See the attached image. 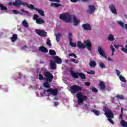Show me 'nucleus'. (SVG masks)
<instances>
[{"label": "nucleus", "instance_id": "obj_1", "mask_svg": "<svg viewBox=\"0 0 127 127\" xmlns=\"http://www.w3.org/2000/svg\"><path fill=\"white\" fill-rule=\"evenodd\" d=\"M60 18L65 22H72L74 26H77L80 23V19H77L76 16L72 15L69 13L60 14Z\"/></svg>", "mask_w": 127, "mask_h": 127}, {"label": "nucleus", "instance_id": "obj_2", "mask_svg": "<svg viewBox=\"0 0 127 127\" xmlns=\"http://www.w3.org/2000/svg\"><path fill=\"white\" fill-rule=\"evenodd\" d=\"M84 44H83L81 41H78L77 44V46L78 48H81L84 49V48H86L89 51H91L92 49V43L91 41L89 40H87L84 41Z\"/></svg>", "mask_w": 127, "mask_h": 127}, {"label": "nucleus", "instance_id": "obj_3", "mask_svg": "<svg viewBox=\"0 0 127 127\" xmlns=\"http://www.w3.org/2000/svg\"><path fill=\"white\" fill-rule=\"evenodd\" d=\"M76 98L78 99L77 103L79 106H82L84 104V101L88 100V97L84 95V93L78 92L76 94Z\"/></svg>", "mask_w": 127, "mask_h": 127}, {"label": "nucleus", "instance_id": "obj_4", "mask_svg": "<svg viewBox=\"0 0 127 127\" xmlns=\"http://www.w3.org/2000/svg\"><path fill=\"white\" fill-rule=\"evenodd\" d=\"M103 111L105 112V115L106 116L108 120L110 123L114 124V121L112 120V119H114V114H113V112H112L110 110H108L107 106L103 107Z\"/></svg>", "mask_w": 127, "mask_h": 127}, {"label": "nucleus", "instance_id": "obj_5", "mask_svg": "<svg viewBox=\"0 0 127 127\" xmlns=\"http://www.w3.org/2000/svg\"><path fill=\"white\" fill-rule=\"evenodd\" d=\"M14 5H16L18 7H19L21 5H23V6H27L30 9H35V7H34V5L31 4L30 5H28L27 2L23 1L21 0H17L14 3Z\"/></svg>", "mask_w": 127, "mask_h": 127}, {"label": "nucleus", "instance_id": "obj_6", "mask_svg": "<svg viewBox=\"0 0 127 127\" xmlns=\"http://www.w3.org/2000/svg\"><path fill=\"white\" fill-rule=\"evenodd\" d=\"M49 93V94H51V95H53V96H56L58 94V89L55 88V89H52L50 88L48 90H44L43 93L41 92L40 94V97H43L45 96L46 93Z\"/></svg>", "mask_w": 127, "mask_h": 127}, {"label": "nucleus", "instance_id": "obj_7", "mask_svg": "<svg viewBox=\"0 0 127 127\" xmlns=\"http://www.w3.org/2000/svg\"><path fill=\"white\" fill-rule=\"evenodd\" d=\"M81 90L82 87L78 85H73L70 87V91L72 94H75Z\"/></svg>", "mask_w": 127, "mask_h": 127}, {"label": "nucleus", "instance_id": "obj_8", "mask_svg": "<svg viewBox=\"0 0 127 127\" xmlns=\"http://www.w3.org/2000/svg\"><path fill=\"white\" fill-rule=\"evenodd\" d=\"M33 20H36V23L37 24H43V23H44V20L39 18V15L36 14H34Z\"/></svg>", "mask_w": 127, "mask_h": 127}, {"label": "nucleus", "instance_id": "obj_9", "mask_svg": "<svg viewBox=\"0 0 127 127\" xmlns=\"http://www.w3.org/2000/svg\"><path fill=\"white\" fill-rule=\"evenodd\" d=\"M35 32L36 34L42 37H46L47 36V33L44 30L41 29H35Z\"/></svg>", "mask_w": 127, "mask_h": 127}, {"label": "nucleus", "instance_id": "obj_10", "mask_svg": "<svg viewBox=\"0 0 127 127\" xmlns=\"http://www.w3.org/2000/svg\"><path fill=\"white\" fill-rule=\"evenodd\" d=\"M98 52L99 53L100 55L102 56L103 58L107 59V57L106 56V53H105V51L103 49V48L101 46H98Z\"/></svg>", "mask_w": 127, "mask_h": 127}, {"label": "nucleus", "instance_id": "obj_11", "mask_svg": "<svg viewBox=\"0 0 127 127\" xmlns=\"http://www.w3.org/2000/svg\"><path fill=\"white\" fill-rule=\"evenodd\" d=\"M109 8L113 14H115L116 15H118V12H117V9L116 8V6H115V5L111 4L109 6Z\"/></svg>", "mask_w": 127, "mask_h": 127}, {"label": "nucleus", "instance_id": "obj_12", "mask_svg": "<svg viewBox=\"0 0 127 127\" xmlns=\"http://www.w3.org/2000/svg\"><path fill=\"white\" fill-rule=\"evenodd\" d=\"M45 75L46 76V78L47 81H49V82L52 81V80L53 79V75H52L51 73L49 72H46Z\"/></svg>", "mask_w": 127, "mask_h": 127}, {"label": "nucleus", "instance_id": "obj_13", "mask_svg": "<svg viewBox=\"0 0 127 127\" xmlns=\"http://www.w3.org/2000/svg\"><path fill=\"white\" fill-rule=\"evenodd\" d=\"M95 9L96 7H95V6L93 5H89L88 6V9L87 10V12H88V13H90V14H92V13H94V12H95Z\"/></svg>", "mask_w": 127, "mask_h": 127}, {"label": "nucleus", "instance_id": "obj_14", "mask_svg": "<svg viewBox=\"0 0 127 127\" xmlns=\"http://www.w3.org/2000/svg\"><path fill=\"white\" fill-rule=\"evenodd\" d=\"M82 28H83V29H85V30H91L92 28L91 27V25H90L89 24L86 23V24H84L83 25H82Z\"/></svg>", "mask_w": 127, "mask_h": 127}, {"label": "nucleus", "instance_id": "obj_15", "mask_svg": "<svg viewBox=\"0 0 127 127\" xmlns=\"http://www.w3.org/2000/svg\"><path fill=\"white\" fill-rule=\"evenodd\" d=\"M50 68L52 70H54V69H56V64H55V62L54 61H51L50 63Z\"/></svg>", "mask_w": 127, "mask_h": 127}, {"label": "nucleus", "instance_id": "obj_16", "mask_svg": "<svg viewBox=\"0 0 127 127\" xmlns=\"http://www.w3.org/2000/svg\"><path fill=\"white\" fill-rule=\"evenodd\" d=\"M55 35L56 37L57 42H58V43L59 41H60V39L62 36V35L61 34V33H58L57 34L55 33Z\"/></svg>", "mask_w": 127, "mask_h": 127}, {"label": "nucleus", "instance_id": "obj_17", "mask_svg": "<svg viewBox=\"0 0 127 127\" xmlns=\"http://www.w3.org/2000/svg\"><path fill=\"white\" fill-rule=\"evenodd\" d=\"M54 60L56 63L58 64H61L62 63V60L57 56L54 57Z\"/></svg>", "mask_w": 127, "mask_h": 127}, {"label": "nucleus", "instance_id": "obj_18", "mask_svg": "<svg viewBox=\"0 0 127 127\" xmlns=\"http://www.w3.org/2000/svg\"><path fill=\"white\" fill-rule=\"evenodd\" d=\"M21 24L23 26L25 27V28H28V26H29V25H28V23L27 22L26 19L23 20Z\"/></svg>", "mask_w": 127, "mask_h": 127}, {"label": "nucleus", "instance_id": "obj_19", "mask_svg": "<svg viewBox=\"0 0 127 127\" xmlns=\"http://www.w3.org/2000/svg\"><path fill=\"white\" fill-rule=\"evenodd\" d=\"M70 72L73 78H78V76H79V74H78V73H79V72L76 73L75 71L73 70H70Z\"/></svg>", "mask_w": 127, "mask_h": 127}, {"label": "nucleus", "instance_id": "obj_20", "mask_svg": "<svg viewBox=\"0 0 127 127\" xmlns=\"http://www.w3.org/2000/svg\"><path fill=\"white\" fill-rule=\"evenodd\" d=\"M39 51L43 52V53H47L48 52V50H47L45 47L41 46L39 48Z\"/></svg>", "mask_w": 127, "mask_h": 127}, {"label": "nucleus", "instance_id": "obj_21", "mask_svg": "<svg viewBox=\"0 0 127 127\" xmlns=\"http://www.w3.org/2000/svg\"><path fill=\"white\" fill-rule=\"evenodd\" d=\"M99 86L101 90H102V91H105L106 89V86H105V82H100Z\"/></svg>", "mask_w": 127, "mask_h": 127}, {"label": "nucleus", "instance_id": "obj_22", "mask_svg": "<svg viewBox=\"0 0 127 127\" xmlns=\"http://www.w3.org/2000/svg\"><path fill=\"white\" fill-rule=\"evenodd\" d=\"M35 10H36V11H38V13H39L40 15H42V16H45V15L44 14V11L38 8H35Z\"/></svg>", "mask_w": 127, "mask_h": 127}, {"label": "nucleus", "instance_id": "obj_23", "mask_svg": "<svg viewBox=\"0 0 127 127\" xmlns=\"http://www.w3.org/2000/svg\"><path fill=\"white\" fill-rule=\"evenodd\" d=\"M89 66L91 67V68H94V67L97 66V63L95 61H91L89 63Z\"/></svg>", "mask_w": 127, "mask_h": 127}, {"label": "nucleus", "instance_id": "obj_24", "mask_svg": "<svg viewBox=\"0 0 127 127\" xmlns=\"http://www.w3.org/2000/svg\"><path fill=\"white\" fill-rule=\"evenodd\" d=\"M69 45H70V46H72V47H76V46H77V44L74 43L72 42V40H73V39H72L71 37H70L69 39Z\"/></svg>", "mask_w": 127, "mask_h": 127}, {"label": "nucleus", "instance_id": "obj_25", "mask_svg": "<svg viewBox=\"0 0 127 127\" xmlns=\"http://www.w3.org/2000/svg\"><path fill=\"white\" fill-rule=\"evenodd\" d=\"M11 40L12 42H14L17 40V35L16 34H13L12 36L11 37Z\"/></svg>", "mask_w": 127, "mask_h": 127}, {"label": "nucleus", "instance_id": "obj_26", "mask_svg": "<svg viewBox=\"0 0 127 127\" xmlns=\"http://www.w3.org/2000/svg\"><path fill=\"white\" fill-rule=\"evenodd\" d=\"M108 39L109 41H114L115 40V37L113 34H110L108 37Z\"/></svg>", "mask_w": 127, "mask_h": 127}, {"label": "nucleus", "instance_id": "obj_27", "mask_svg": "<svg viewBox=\"0 0 127 127\" xmlns=\"http://www.w3.org/2000/svg\"><path fill=\"white\" fill-rule=\"evenodd\" d=\"M61 6V4L57 3H52L51 4V6L52 7H58L59 6Z\"/></svg>", "mask_w": 127, "mask_h": 127}, {"label": "nucleus", "instance_id": "obj_28", "mask_svg": "<svg viewBox=\"0 0 127 127\" xmlns=\"http://www.w3.org/2000/svg\"><path fill=\"white\" fill-rule=\"evenodd\" d=\"M119 79L121 82H123V83H127V79H126V78L123 76V75L120 76Z\"/></svg>", "mask_w": 127, "mask_h": 127}, {"label": "nucleus", "instance_id": "obj_29", "mask_svg": "<svg viewBox=\"0 0 127 127\" xmlns=\"http://www.w3.org/2000/svg\"><path fill=\"white\" fill-rule=\"evenodd\" d=\"M117 23L123 28H125V27H126V25H125V23H124L122 21H118Z\"/></svg>", "mask_w": 127, "mask_h": 127}, {"label": "nucleus", "instance_id": "obj_30", "mask_svg": "<svg viewBox=\"0 0 127 127\" xmlns=\"http://www.w3.org/2000/svg\"><path fill=\"white\" fill-rule=\"evenodd\" d=\"M110 49L112 51L111 56H114L115 54V51H116V50H115V48H114V46H113V45H112L110 46Z\"/></svg>", "mask_w": 127, "mask_h": 127}, {"label": "nucleus", "instance_id": "obj_31", "mask_svg": "<svg viewBox=\"0 0 127 127\" xmlns=\"http://www.w3.org/2000/svg\"><path fill=\"white\" fill-rule=\"evenodd\" d=\"M120 123H121V125L122 127H127V123L126 122H125V120L121 121V122Z\"/></svg>", "mask_w": 127, "mask_h": 127}, {"label": "nucleus", "instance_id": "obj_32", "mask_svg": "<svg viewBox=\"0 0 127 127\" xmlns=\"http://www.w3.org/2000/svg\"><path fill=\"white\" fill-rule=\"evenodd\" d=\"M116 98H117V99H119L120 100L125 99V96H124L123 95L118 94L116 96Z\"/></svg>", "mask_w": 127, "mask_h": 127}, {"label": "nucleus", "instance_id": "obj_33", "mask_svg": "<svg viewBox=\"0 0 127 127\" xmlns=\"http://www.w3.org/2000/svg\"><path fill=\"white\" fill-rule=\"evenodd\" d=\"M44 85V87H45V88H50V84H49V83L48 82H46L45 83H44L43 84Z\"/></svg>", "mask_w": 127, "mask_h": 127}, {"label": "nucleus", "instance_id": "obj_34", "mask_svg": "<svg viewBox=\"0 0 127 127\" xmlns=\"http://www.w3.org/2000/svg\"><path fill=\"white\" fill-rule=\"evenodd\" d=\"M92 113H94L95 116H100V111L96 110H93Z\"/></svg>", "mask_w": 127, "mask_h": 127}, {"label": "nucleus", "instance_id": "obj_35", "mask_svg": "<svg viewBox=\"0 0 127 127\" xmlns=\"http://www.w3.org/2000/svg\"><path fill=\"white\" fill-rule=\"evenodd\" d=\"M77 74H78V76H80L81 79H85L86 76H85V74L81 72L78 73Z\"/></svg>", "mask_w": 127, "mask_h": 127}, {"label": "nucleus", "instance_id": "obj_36", "mask_svg": "<svg viewBox=\"0 0 127 127\" xmlns=\"http://www.w3.org/2000/svg\"><path fill=\"white\" fill-rule=\"evenodd\" d=\"M0 8L1 10H6L7 9V7L3 6V5L0 3Z\"/></svg>", "mask_w": 127, "mask_h": 127}, {"label": "nucleus", "instance_id": "obj_37", "mask_svg": "<svg viewBox=\"0 0 127 127\" xmlns=\"http://www.w3.org/2000/svg\"><path fill=\"white\" fill-rule=\"evenodd\" d=\"M49 53L50 55H56V53L55 52V51L53 50H50L49 51Z\"/></svg>", "mask_w": 127, "mask_h": 127}, {"label": "nucleus", "instance_id": "obj_38", "mask_svg": "<svg viewBox=\"0 0 127 127\" xmlns=\"http://www.w3.org/2000/svg\"><path fill=\"white\" fill-rule=\"evenodd\" d=\"M116 74L118 76V77H119V78H120V76H122L123 75L121 74L122 72H121V71L119 70H116Z\"/></svg>", "mask_w": 127, "mask_h": 127}, {"label": "nucleus", "instance_id": "obj_39", "mask_svg": "<svg viewBox=\"0 0 127 127\" xmlns=\"http://www.w3.org/2000/svg\"><path fill=\"white\" fill-rule=\"evenodd\" d=\"M16 0H15V1H14V2H12V1L9 2L7 3L8 5H14V6H17V7H18L17 6L14 5V2H16Z\"/></svg>", "mask_w": 127, "mask_h": 127}, {"label": "nucleus", "instance_id": "obj_40", "mask_svg": "<svg viewBox=\"0 0 127 127\" xmlns=\"http://www.w3.org/2000/svg\"><path fill=\"white\" fill-rule=\"evenodd\" d=\"M99 66L101 67V68H106V65H105V64L102 62L99 63Z\"/></svg>", "mask_w": 127, "mask_h": 127}, {"label": "nucleus", "instance_id": "obj_41", "mask_svg": "<svg viewBox=\"0 0 127 127\" xmlns=\"http://www.w3.org/2000/svg\"><path fill=\"white\" fill-rule=\"evenodd\" d=\"M87 74H91V75H95V71L90 70V71H87Z\"/></svg>", "mask_w": 127, "mask_h": 127}, {"label": "nucleus", "instance_id": "obj_42", "mask_svg": "<svg viewBox=\"0 0 127 127\" xmlns=\"http://www.w3.org/2000/svg\"><path fill=\"white\" fill-rule=\"evenodd\" d=\"M47 45H48L49 46H51V41H50V40L49 39H47Z\"/></svg>", "mask_w": 127, "mask_h": 127}, {"label": "nucleus", "instance_id": "obj_43", "mask_svg": "<svg viewBox=\"0 0 127 127\" xmlns=\"http://www.w3.org/2000/svg\"><path fill=\"white\" fill-rule=\"evenodd\" d=\"M70 61H71V62H73V63H75V64H78V63H79L78 61H76V60L74 59H71Z\"/></svg>", "mask_w": 127, "mask_h": 127}, {"label": "nucleus", "instance_id": "obj_44", "mask_svg": "<svg viewBox=\"0 0 127 127\" xmlns=\"http://www.w3.org/2000/svg\"><path fill=\"white\" fill-rule=\"evenodd\" d=\"M39 79L41 81H42V80H43V79H44V78L43 77V76H42V74H39Z\"/></svg>", "mask_w": 127, "mask_h": 127}, {"label": "nucleus", "instance_id": "obj_45", "mask_svg": "<svg viewBox=\"0 0 127 127\" xmlns=\"http://www.w3.org/2000/svg\"><path fill=\"white\" fill-rule=\"evenodd\" d=\"M12 11L13 12L14 14H19V11L15 10H12Z\"/></svg>", "mask_w": 127, "mask_h": 127}, {"label": "nucleus", "instance_id": "obj_46", "mask_svg": "<svg viewBox=\"0 0 127 127\" xmlns=\"http://www.w3.org/2000/svg\"><path fill=\"white\" fill-rule=\"evenodd\" d=\"M49 1H53V2H60V0H49Z\"/></svg>", "mask_w": 127, "mask_h": 127}, {"label": "nucleus", "instance_id": "obj_47", "mask_svg": "<svg viewBox=\"0 0 127 127\" xmlns=\"http://www.w3.org/2000/svg\"><path fill=\"white\" fill-rule=\"evenodd\" d=\"M84 84L85 85V86H87L88 87H89V86H90V82H85Z\"/></svg>", "mask_w": 127, "mask_h": 127}, {"label": "nucleus", "instance_id": "obj_48", "mask_svg": "<svg viewBox=\"0 0 127 127\" xmlns=\"http://www.w3.org/2000/svg\"><path fill=\"white\" fill-rule=\"evenodd\" d=\"M21 11H22V12H24V13H28V12L27 11H25L24 9H21Z\"/></svg>", "mask_w": 127, "mask_h": 127}, {"label": "nucleus", "instance_id": "obj_49", "mask_svg": "<svg viewBox=\"0 0 127 127\" xmlns=\"http://www.w3.org/2000/svg\"><path fill=\"white\" fill-rule=\"evenodd\" d=\"M92 92H94L95 93L98 92V90L96 88H93L92 89Z\"/></svg>", "mask_w": 127, "mask_h": 127}, {"label": "nucleus", "instance_id": "obj_50", "mask_svg": "<svg viewBox=\"0 0 127 127\" xmlns=\"http://www.w3.org/2000/svg\"><path fill=\"white\" fill-rule=\"evenodd\" d=\"M58 105H59V103H58V102H54V106H55V107H57V106H58Z\"/></svg>", "mask_w": 127, "mask_h": 127}, {"label": "nucleus", "instance_id": "obj_51", "mask_svg": "<svg viewBox=\"0 0 127 127\" xmlns=\"http://www.w3.org/2000/svg\"><path fill=\"white\" fill-rule=\"evenodd\" d=\"M85 109H88L89 108V105L86 104L84 105Z\"/></svg>", "mask_w": 127, "mask_h": 127}, {"label": "nucleus", "instance_id": "obj_52", "mask_svg": "<svg viewBox=\"0 0 127 127\" xmlns=\"http://www.w3.org/2000/svg\"><path fill=\"white\" fill-rule=\"evenodd\" d=\"M114 47H115L116 49H119V46H118L117 45H115Z\"/></svg>", "mask_w": 127, "mask_h": 127}, {"label": "nucleus", "instance_id": "obj_53", "mask_svg": "<svg viewBox=\"0 0 127 127\" xmlns=\"http://www.w3.org/2000/svg\"><path fill=\"white\" fill-rule=\"evenodd\" d=\"M108 61H112V62L114 61V60H113V59H111V58L108 59Z\"/></svg>", "mask_w": 127, "mask_h": 127}, {"label": "nucleus", "instance_id": "obj_54", "mask_svg": "<svg viewBox=\"0 0 127 127\" xmlns=\"http://www.w3.org/2000/svg\"><path fill=\"white\" fill-rule=\"evenodd\" d=\"M26 48V46H23L21 47L22 49H25Z\"/></svg>", "mask_w": 127, "mask_h": 127}, {"label": "nucleus", "instance_id": "obj_55", "mask_svg": "<svg viewBox=\"0 0 127 127\" xmlns=\"http://www.w3.org/2000/svg\"><path fill=\"white\" fill-rule=\"evenodd\" d=\"M18 31H20V32H22V31L21 30V28H18Z\"/></svg>", "mask_w": 127, "mask_h": 127}, {"label": "nucleus", "instance_id": "obj_56", "mask_svg": "<svg viewBox=\"0 0 127 127\" xmlns=\"http://www.w3.org/2000/svg\"><path fill=\"white\" fill-rule=\"evenodd\" d=\"M74 56V54H69L68 55V56H69V57H70V56L72 57V56Z\"/></svg>", "mask_w": 127, "mask_h": 127}, {"label": "nucleus", "instance_id": "obj_57", "mask_svg": "<svg viewBox=\"0 0 127 127\" xmlns=\"http://www.w3.org/2000/svg\"><path fill=\"white\" fill-rule=\"evenodd\" d=\"M69 38L70 37H71V38H72V33H69Z\"/></svg>", "mask_w": 127, "mask_h": 127}, {"label": "nucleus", "instance_id": "obj_58", "mask_svg": "<svg viewBox=\"0 0 127 127\" xmlns=\"http://www.w3.org/2000/svg\"><path fill=\"white\" fill-rule=\"evenodd\" d=\"M74 107L75 108H78L79 107V106L78 105H74Z\"/></svg>", "mask_w": 127, "mask_h": 127}, {"label": "nucleus", "instance_id": "obj_59", "mask_svg": "<svg viewBox=\"0 0 127 127\" xmlns=\"http://www.w3.org/2000/svg\"><path fill=\"white\" fill-rule=\"evenodd\" d=\"M74 58H77V56H75V54L73 55Z\"/></svg>", "mask_w": 127, "mask_h": 127}, {"label": "nucleus", "instance_id": "obj_60", "mask_svg": "<svg viewBox=\"0 0 127 127\" xmlns=\"http://www.w3.org/2000/svg\"><path fill=\"white\" fill-rule=\"evenodd\" d=\"M120 117H121V118L122 119V118H123V114H121L120 115Z\"/></svg>", "mask_w": 127, "mask_h": 127}, {"label": "nucleus", "instance_id": "obj_61", "mask_svg": "<svg viewBox=\"0 0 127 127\" xmlns=\"http://www.w3.org/2000/svg\"><path fill=\"white\" fill-rule=\"evenodd\" d=\"M125 17L126 18V19H127V15H125Z\"/></svg>", "mask_w": 127, "mask_h": 127}, {"label": "nucleus", "instance_id": "obj_62", "mask_svg": "<svg viewBox=\"0 0 127 127\" xmlns=\"http://www.w3.org/2000/svg\"><path fill=\"white\" fill-rule=\"evenodd\" d=\"M123 108H122V109H121V113H122V114H123Z\"/></svg>", "mask_w": 127, "mask_h": 127}, {"label": "nucleus", "instance_id": "obj_63", "mask_svg": "<svg viewBox=\"0 0 127 127\" xmlns=\"http://www.w3.org/2000/svg\"><path fill=\"white\" fill-rule=\"evenodd\" d=\"M57 99H58V98H57V97H56V96H55V100H57Z\"/></svg>", "mask_w": 127, "mask_h": 127}, {"label": "nucleus", "instance_id": "obj_64", "mask_svg": "<svg viewBox=\"0 0 127 127\" xmlns=\"http://www.w3.org/2000/svg\"><path fill=\"white\" fill-rule=\"evenodd\" d=\"M115 99H116V97L113 98V100L112 101V102H114V100H115Z\"/></svg>", "mask_w": 127, "mask_h": 127}]
</instances>
